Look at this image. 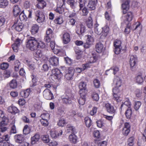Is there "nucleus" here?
I'll list each match as a JSON object with an SVG mask.
<instances>
[{
	"label": "nucleus",
	"mask_w": 146,
	"mask_h": 146,
	"mask_svg": "<svg viewBox=\"0 0 146 146\" xmlns=\"http://www.w3.org/2000/svg\"><path fill=\"white\" fill-rule=\"evenodd\" d=\"M20 67V63L18 60H16L15 62L14 69L16 71H18Z\"/></svg>",
	"instance_id": "79ce46f5"
},
{
	"label": "nucleus",
	"mask_w": 146,
	"mask_h": 146,
	"mask_svg": "<svg viewBox=\"0 0 146 146\" xmlns=\"http://www.w3.org/2000/svg\"><path fill=\"white\" fill-rule=\"evenodd\" d=\"M113 83L115 85L114 88H116V90H120L119 88L122 83V81L120 78L119 77L115 76L114 78Z\"/></svg>",
	"instance_id": "9d476101"
},
{
	"label": "nucleus",
	"mask_w": 146,
	"mask_h": 146,
	"mask_svg": "<svg viewBox=\"0 0 146 146\" xmlns=\"http://www.w3.org/2000/svg\"><path fill=\"white\" fill-rule=\"evenodd\" d=\"M35 56L37 58H41L42 56V53L41 50H38L36 52Z\"/></svg>",
	"instance_id": "603ef678"
},
{
	"label": "nucleus",
	"mask_w": 146,
	"mask_h": 146,
	"mask_svg": "<svg viewBox=\"0 0 146 146\" xmlns=\"http://www.w3.org/2000/svg\"><path fill=\"white\" fill-rule=\"evenodd\" d=\"M125 20L128 22L131 21L133 17V15L132 12H129L124 15Z\"/></svg>",
	"instance_id": "4be33fe9"
},
{
	"label": "nucleus",
	"mask_w": 146,
	"mask_h": 146,
	"mask_svg": "<svg viewBox=\"0 0 146 146\" xmlns=\"http://www.w3.org/2000/svg\"><path fill=\"white\" fill-rule=\"evenodd\" d=\"M12 28L13 29H15L16 31L20 32L23 28V25L21 23H18L17 21L16 23H15Z\"/></svg>",
	"instance_id": "6ab92c4d"
},
{
	"label": "nucleus",
	"mask_w": 146,
	"mask_h": 146,
	"mask_svg": "<svg viewBox=\"0 0 146 146\" xmlns=\"http://www.w3.org/2000/svg\"><path fill=\"white\" fill-rule=\"evenodd\" d=\"M73 98L72 94L70 90L66 91L64 94L61 97L63 103L66 105L71 104Z\"/></svg>",
	"instance_id": "f03ea898"
},
{
	"label": "nucleus",
	"mask_w": 146,
	"mask_h": 146,
	"mask_svg": "<svg viewBox=\"0 0 146 146\" xmlns=\"http://www.w3.org/2000/svg\"><path fill=\"white\" fill-rule=\"evenodd\" d=\"M86 0H79V3L80 4V10L85 6Z\"/></svg>",
	"instance_id": "13d9d810"
},
{
	"label": "nucleus",
	"mask_w": 146,
	"mask_h": 146,
	"mask_svg": "<svg viewBox=\"0 0 146 146\" xmlns=\"http://www.w3.org/2000/svg\"><path fill=\"white\" fill-rule=\"evenodd\" d=\"M80 94V97L78 100V103L79 104L83 105L85 104V102L86 94L85 93H83Z\"/></svg>",
	"instance_id": "a878e982"
},
{
	"label": "nucleus",
	"mask_w": 146,
	"mask_h": 146,
	"mask_svg": "<svg viewBox=\"0 0 146 146\" xmlns=\"http://www.w3.org/2000/svg\"><path fill=\"white\" fill-rule=\"evenodd\" d=\"M68 4L70 5L72 9H74L76 6L77 3L74 0H68L67 1Z\"/></svg>",
	"instance_id": "e433bc0d"
},
{
	"label": "nucleus",
	"mask_w": 146,
	"mask_h": 146,
	"mask_svg": "<svg viewBox=\"0 0 146 146\" xmlns=\"http://www.w3.org/2000/svg\"><path fill=\"white\" fill-rule=\"evenodd\" d=\"M135 94L137 97H140L142 95V92L141 90L137 89L135 92Z\"/></svg>",
	"instance_id": "5fc2aeb1"
},
{
	"label": "nucleus",
	"mask_w": 146,
	"mask_h": 146,
	"mask_svg": "<svg viewBox=\"0 0 146 146\" xmlns=\"http://www.w3.org/2000/svg\"><path fill=\"white\" fill-rule=\"evenodd\" d=\"M95 87L96 88H98L100 85V81L97 79H95L93 81Z\"/></svg>",
	"instance_id": "bf43d9fd"
},
{
	"label": "nucleus",
	"mask_w": 146,
	"mask_h": 146,
	"mask_svg": "<svg viewBox=\"0 0 146 146\" xmlns=\"http://www.w3.org/2000/svg\"><path fill=\"white\" fill-rule=\"evenodd\" d=\"M86 24L87 27L90 29H92L93 26V21L92 18L90 16L86 21Z\"/></svg>",
	"instance_id": "7c9ffc66"
},
{
	"label": "nucleus",
	"mask_w": 146,
	"mask_h": 146,
	"mask_svg": "<svg viewBox=\"0 0 146 146\" xmlns=\"http://www.w3.org/2000/svg\"><path fill=\"white\" fill-rule=\"evenodd\" d=\"M35 15L37 17V22L39 23H41L44 21L45 17L43 13L40 11L36 12Z\"/></svg>",
	"instance_id": "423d86ee"
},
{
	"label": "nucleus",
	"mask_w": 146,
	"mask_h": 146,
	"mask_svg": "<svg viewBox=\"0 0 146 146\" xmlns=\"http://www.w3.org/2000/svg\"><path fill=\"white\" fill-rule=\"evenodd\" d=\"M19 18L21 21H25L27 19L26 16L24 13L23 11L20 14Z\"/></svg>",
	"instance_id": "a19ab883"
},
{
	"label": "nucleus",
	"mask_w": 146,
	"mask_h": 146,
	"mask_svg": "<svg viewBox=\"0 0 146 146\" xmlns=\"http://www.w3.org/2000/svg\"><path fill=\"white\" fill-rule=\"evenodd\" d=\"M132 113V112L131 108H127L125 113L126 117L127 119H129L130 118Z\"/></svg>",
	"instance_id": "c9c22d12"
},
{
	"label": "nucleus",
	"mask_w": 146,
	"mask_h": 146,
	"mask_svg": "<svg viewBox=\"0 0 146 146\" xmlns=\"http://www.w3.org/2000/svg\"><path fill=\"white\" fill-rule=\"evenodd\" d=\"M48 120H44L43 119H41L40 120V121L41 122L42 125L44 126H47L48 125Z\"/></svg>",
	"instance_id": "052dcab7"
},
{
	"label": "nucleus",
	"mask_w": 146,
	"mask_h": 146,
	"mask_svg": "<svg viewBox=\"0 0 146 146\" xmlns=\"http://www.w3.org/2000/svg\"><path fill=\"white\" fill-rule=\"evenodd\" d=\"M134 138L133 137H131L128 139L127 144L128 146H133L134 144Z\"/></svg>",
	"instance_id": "a18cd8bd"
},
{
	"label": "nucleus",
	"mask_w": 146,
	"mask_h": 146,
	"mask_svg": "<svg viewBox=\"0 0 146 146\" xmlns=\"http://www.w3.org/2000/svg\"><path fill=\"white\" fill-rule=\"evenodd\" d=\"M5 21V18L3 16L0 17V27L3 25Z\"/></svg>",
	"instance_id": "680f3d73"
},
{
	"label": "nucleus",
	"mask_w": 146,
	"mask_h": 146,
	"mask_svg": "<svg viewBox=\"0 0 146 146\" xmlns=\"http://www.w3.org/2000/svg\"><path fill=\"white\" fill-rule=\"evenodd\" d=\"M104 48L103 44L101 42H99L96 43L95 45L96 51L98 53L101 52Z\"/></svg>",
	"instance_id": "b1692460"
},
{
	"label": "nucleus",
	"mask_w": 146,
	"mask_h": 146,
	"mask_svg": "<svg viewBox=\"0 0 146 146\" xmlns=\"http://www.w3.org/2000/svg\"><path fill=\"white\" fill-rule=\"evenodd\" d=\"M86 83L84 82H82L79 83V87L80 89V91H79L80 94L85 93L83 91L86 90Z\"/></svg>",
	"instance_id": "5701e85b"
},
{
	"label": "nucleus",
	"mask_w": 146,
	"mask_h": 146,
	"mask_svg": "<svg viewBox=\"0 0 146 146\" xmlns=\"http://www.w3.org/2000/svg\"><path fill=\"white\" fill-rule=\"evenodd\" d=\"M8 4V2L7 0H0V7L2 8H5Z\"/></svg>",
	"instance_id": "4c0bfd02"
},
{
	"label": "nucleus",
	"mask_w": 146,
	"mask_h": 146,
	"mask_svg": "<svg viewBox=\"0 0 146 146\" xmlns=\"http://www.w3.org/2000/svg\"><path fill=\"white\" fill-rule=\"evenodd\" d=\"M43 96L46 99L51 100L54 98V96L50 90L45 89L43 92Z\"/></svg>",
	"instance_id": "0eeeda50"
},
{
	"label": "nucleus",
	"mask_w": 146,
	"mask_h": 146,
	"mask_svg": "<svg viewBox=\"0 0 146 146\" xmlns=\"http://www.w3.org/2000/svg\"><path fill=\"white\" fill-rule=\"evenodd\" d=\"M55 10L56 12L59 14H62L64 12V9L63 7H57Z\"/></svg>",
	"instance_id": "e2e57ef3"
},
{
	"label": "nucleus",
	"mask_w": 146,
	"mask_h": 146,
	"mask_svg": "<svg viewBox=\"0 0 146 146\" xmlns=\"http://www.w3.org/2000/svg\"><path fill=\"white\" fill-rule=\"evenodd\" d=\"M141 105V103L139 101H135L134 103V108L136 111L138 110Z\"/></svg>",
	"instance_id": "8fccbe9b"
},
{
	"label": "nucleus",
	"mask_w": 146,
	"mask_h": 146,
	"mask_svg": "<svg viewBox=\"0 0 146 146\" xmlns=\"http://www.w3.org/2000/svg\"><path fill=\"white\" fill-rule=\"evenodd\" d=\"M2 121L0 122V124L1 125H6L8 123L9 120L6 117L3 116Z\"/></svg>",
	"instance_id": "ea45409f"
},
{
	"label": "nucleus",
	"mask_w": 146,
	"mask_h": 146,
	"mask_svg": "<svg viewBox=\"0 0 146 146\" xmlns=\"http://www.w3.org/2000/svg\"><path fill=\"white\" fill-rule=\"evenodd\" d=\"M8 136V135H6L5 136H3L2 137H0V143H3L5 141V142L8 141L9 138Z\"/></svg>",
	"instance_id": "3c124183"
},
{
	"label": "nucleus",
	"mask_w": 146,
	"mask_h": 146,
	"mask_svg": "<svg viewBox=\"0 0 146 146\" xmlns=\"http://www.w3.org/2000/svg\"><path fill=\"white\" fill-rule=\"evenodd\" d=\"M98 0H90L88 5L87 7L90 10H94L96 8V5Z\"/></svg>",
	"instance_id": "2eb2a0df"
},
{
	"label": "nucleus",
	"mask_w": 146,
	"mask_h": 146,
	"mask_svg": "<svg viewBox=\"0 0 146 146\" xmlns=\"http://www.w3.org/2000/svg\"><path fill=\"white\" fill-rule=\"evenodd\" d=\"M39 26L37 24H34L32 26L31 32L33 35H35L37 33L38 31Z\"/></svg>",
	"instance_id": "cd10ccee"
},
{
	"label": "nucleus",
	"mask_w": 146,
	"mask_h": 146,
	"mask_svg": "<svg viewBox=\"0 0 146 146\" xmlns=\"http://www.w3.org/2000/svg\"><path fill=\"white\" fill-rule=\"evenodd\" d=\"M13 11L14 15L16 17L19 14L21 9L18 5H15L13 7Z\"/></svg>",
	"instance_id": "c85d7f7f"
},
{
	"label": "nucleus",
	"mask_w": 146,
	"mask_h": 146,
	"mask_svg": "<svg viewBox=\"0 0 146 146\" xmlns=\"http://www.w3.org/2000/svg\"><path fill=\"white\" fill-rule=\"evenodd\" d=\"M10 86L11 88L14 89L17 87V84L16 81L15 80H12L10 83Z\"/></svg>",
	"instance_id": "09e8293b"
},
{
	"label": "nucleus",
	"mask_w": 146,
	"mask_h": 146,
	"mask_svg": "<svg viewBox=\"0 0 146 146\" xmlns=\"http://www.w3.org/2000/svg\"><path fill=\"white\" fill-rule=\"evenodd\" d=\"M105 107L107 111L109 113L114 114L116 113V110L109 103L106 104Z\"/></svg>",
	"instance_id": "9b49d317"
},
{
	"label": "nucleus",
	"mask_w": 146,
	"mask_h": 146,
	"mask_svg": "<svg viewBox=\"0 0 146 146\" xmlns=\"http://www.w3.org/2000/svg\"><path fill=\"white\" fill-rule=\"evenodd\" d=\"M86 31L85 26L82 24H80L79 26H77L76 30V33L78 35H82Z\"/></svg>",
	"instance_id": "ddd939ff"
},
{
	"label": "nucleus",
	"mask_w": 146,
	"mask_h": 146,
	"mask_svg": "<svg viewBox=\"0 0 146 146\" xmlns=\"http://www.w3.org/2000/svg\"><path fill=\"white\" fill-rule=\"evenodd\" d=\"M63 42L64 44H67L70 41V35L68 33H66L63 34Z\"/></svg>",
	"instance_id": "aec40b11"
},
{
	"label": "nucleus",
	"mask_w": 146,
	"mask_h": 146,
	"mask_svg": "<svg viewBox=\"0 0 146 146\" xmlns=\"http://www.w3.org/2000/svg\"><path fill=\"white\" fill-rule=\"evenodd\" d=\"M44 0H37L38 3L37 4V7L39 9H42L45 7L46 5V3Z\"/></svg>",
	"instance_id": "c756f323"
},
{
	"label": "nucleus",
	"mask_w": 146,
	"mask_h": 146,
	"mask_svg": "<svg viewBox=\"0 0 146 146\" xmlns=\"http://www.w3.org/2000/svg\"><path fill=\"white\" fill-rule=\"evenodd\" d=\"M55 43L54 41H52L50 42V46L52 50H54V53L57 54H58V55H62L61 54L62 52H63V51L62 50H55L54 48L55 46Z\"/></svg>",
	"instance_id": "a211bd4d"
},
{
	"label": "nucleus",
	"mask_w": 146,
	"mask_h": 146,
	"mask_svg": "<svg viewBox=\"0 0 146 146\" xmlns=\"http://www.w3.org/2000/svg\"><path fill=\"white\" fill-rule=\"evenodd\" d=\"M52 72L51 78L54 81L59 80L63 76L62 72L58 69H53Z\"/></svg>",
	"instance_id": "7ed1b4c3"
},
{
	"label": "nucleus",
	"mask_w": 146,
	"mask_h": 146,
	"mask_svg": "<svg viewBox=\"0 0 146 146\" xmlns=\"http://www.w3.org/2000/svg\"><path fill=\"white\" fill-rule=\"evenodd\" d=\"M40 117L42 118V119L49 120V119L50 115L48 113H44L41 115Z\"/></svg>",
	"instance_id": "c03bdc74"
},
{
	"label": "nucleus",
	"mask_w": 146,
	"mask_h": 146,
	"mask_svg": "<svg viewBox=\"0 0 146 146\" xmlns=\"http://www.w3.org/2000/svg\"><path fill=\"white\" fill-rule=\"evenodd\" d=\"M14 139L15 142L18 143H22L25 140L23 136L21 134L15 135L14 137Z\"/></svg>",
	"instance_id": "dca6fc26"
},
{
	"label": "nucleus",
	"mask_w": 146,
	"mask_h": 146,
	"mask_svg": "<svg viewBox=\"0 0 146 146\" xmlns=\"http://www.w3.org/2000/svg\"><path fill=\"white\" fill-rule=\"evenodd\" d=\"M50 135L52 138L56 139L58 137L61 135L62 133V130H60L59 132H56L54 129H52L50 131Z\"/></svg>",
	"instance_id": "f3484780"
},
{
	"label": "nucleus",
	"mask_w": 146,
	"mask_h": 146,
	"mask_svg": "<svg viewBox=\"0 0 146 146\" xmlns=\"http://www.w3.org/2000/svg\"><path fill=\"white\" fill-rule=\"evenodd\" d=\"M126 106L128 108H131V103L129 99H127V100L125 101L123 104L121 105V108L123 107Z\"/></svg>",
	"instance_id": "37998d69"
},
{
	"label": "nucleus",
	"mask_w": 146,
	"mask_h": 146,
	"mask_svg": "<svg viewBox=\"0 0 146 146\" xmlns=\"http://www.w3.org/2000/svg\"><path fill=\"white\" fill-rule=\"evenodd\" d=\"M67 72V73L65 75V78L68 80L72 79L73 75L74 73L73 72L69 70Z\"/></svg>",
	"instance_id": "72a5a7b5"
},
{
	"label": "nucleus",
	"mask_w": 146,
	"mask_h": 146,
	"mask_svg": "<svg viewBox=\"0 0 146 146\" xmlns=\"http://www.w3.org/2000/svg\"><path fill=\"white\" fill-rule=\"evenodd\" d=\"M99 57V55L96 53H92V56L90 57L89 59V62L90 63L95 62L98 60Z\"/></svg>",
	"instance_id": "393cba45"
},
{
	"label": "nucleus",
	"mask_w": 146,
	"mask_h": 146,
	"mask_svg": "<svg viewBox=\"0 0 146 146\" xmlns=\"http://www.w3.org/2000/svg\"><path fill=\"white\" fill-rule=\"evenodd\" d=\"M49 61L50 64L53 66H56L59 64L58 58L55 56L50 57Z\"/></svg>",
	"instance_id": "4468645a"
},
{
	"label": "nucleus",
	"mask_w": 146,
	"mask_h": 146,
	"mask_svg": "<svg viewBox=\"0 0 146 146\" xmlns=\"http://www.w3.org/2000/svg\"><path fill=\"white\" fill-rule=\"evenodd\" d=\"M32 91V89L28 88L25 90L22 91L21 92V96L25 98H27L31 92Z\"/></svg>",
	"instance_id": "412c9836"
},
{
	"label": "nucleus",
	"mask_w": 146,
	"mask_h": 146,
	"mask_svg": "<svg viewBox=\"0 0 146 146\" xmlns=\"http://www.w3.org/2000/svg\"><path fill=\"white\" fill-rule=\"evenodd\" d=\"M102 35H104V36H106L108 34L110 31L109 27L108 25H106L102 27Z\"/></svg>",
	"instance_id": "473e14b6"
},
{
	"label": "nucleus",
	"mask_w": 146,
	"mask_h": 146,
	"mask_svg": "<svg viewBox=\"0 0 146 146\" xmlns=\"http://www.w3.org/2000/svg\"><path fill=\"white\" fill-rule=\"evenodd\" d=\"M55 23L58 24H61L63 22L62 18L60 16L57 17L54 20Z\"/></svg>",
	"instance_id": "864d4df0"
},
{
	"label": "nucleus",
	"mask_w": 146,
	"mask_h": 146,
	"mask_svg": "<svg viewBox=\"0 0 146 146\" xmlns=\"http://www.w3.org/2000/svg\"><path fill=\"white\" fill-rule=\"evenodd\" d=\"M46 35L52 37L53 31L50 28H48L46 31Z\"/></svg>",
	"instance_id": "0e129e2a"
},
{
	"label": "nucleus",
	"mask_w": 146,
	"mask_h": 146,
	"mask_svg": "<svg viewBox=\"0 0 146 146\" xmlns=\"http://www.w3.org/2000/svg\"><path fill=\"white\" fill-rule=\"evenodd\" d=\"M92 97L93 99L96 101H98L99 100V96L97 93H94L92 95Z\"/></svg>",
	"instance_id": "338daca9"
},
{
	"label": "nucleus",
	"mask_w": 146,
	"mask_h": 146,
	"mask_svg": "<svg viewBox=\"0 0 146 146\" xmlns=\"http://www.w3.org/2000/svg\"><path fill=\"white\" fill-rule=\"evenodd\" d=\"M40 139V135L38 134H35L31 138V143L34 145Z\"/></svg>",
	"instance_id": "bb28decb"
},
{
	"label": "nucleus",
	"mask_w": 146,
	"mask_h": 146,
	"mask_svg": "<svg viewBox=\"0 0 146 146\" xmlns=\"http://www.w3.org/2000/svg\"><path fill=\"white\" fill-rule=\"evenodd\" d=\"M85 122L87 127H90L92 124V122L91 119L88 117H86L85 118Z\"/></svg>",
	"instance_id": "f704fd0d"
},
{
	"label": "nucleus",
	"mask_w": 146,
	"mask_h": 146,
	"mask_svg": "<svg viewBox=\"0 0 146 146\" xmlns=\"http://www.w3.org/2000/svg\"><path fill=\"white\" fill-rule=\"evenodd\" d=\"M130 124L128 122L125 123L124 126L122 130V133L125 136H127L130 131Z\"/></svg>",
	"instance_id": "f8f14e48"
},
{
	"label": "nucleus",
	"mask_w": 146,
	"mask_h": 146,
	"mask_svg": "<svg viewBox=\"0 0 146 146\" xmlns=\"http://www.w3.org/2000/svg\"><path fill=\"white\" fill-rule=\"evenodd\" d=\"M121 41L119 40H116L114 41V45L115 47H121Z\"/></svg>",
	"instance_id": "6e6d98bb"
},
{
	"label": "nucleus",
	"mask_w": 146,
	"mask_h": 146,
	"mask_svg": "<svg viewBox=\"0 0 146 146\" xmlns=\"http://www.w3.org/2000/svg\"><path fill=\"white\" fill-rule=\"evenodd\" d=\"M95 142L97 144L98 146H106L107 143L106 141H103L98 143L97 140H96Z\"/></svg>",
	"instance_id": "4d7b16f0"
},
{
	"label": "nucleus",
	"mask_w": 146,
	"mask_h": 146,
	"mask_svg": "<svg viewBox=\"0 0 146 146\" xmlns=\"http://www.w3.org/2000/svg\"><path fill=\"white\" fill-rule=\"evenodd\" d=\"M69 139L71 143H75L77 142V137L74 133L72 134L69 135Z\"/></svg>",
	"instance_id": "2f4dec72"
},
{
	"label": "nucleus",
	"mask_w": 146,
	"mask_h": 146,
	"mask_svg": "<svg viewBox=\"0 0 146 146\" xmlns=\"http://www.w3.org/2000/svg\"><path fill=\"white\" fill-rule=\"evenodd\" d=\"M93 134L94 137L98 139L100 138V132L98 130H96L94 131L93 133Z\"/></svg>",
	"instance_id": "774afa93"
},
{
	"label": "nucleus",
	"mask_w": 146,
	"mask_h": 146,
	"mask_svg": "<svg viewBox=\"0 0 146 146\" xmlns=\"http://www.w3.org/2000/svg\"><path fill=\"white\" fill-rule=\"evenodd\" d=\"M130 0H123V3L122 4V8L123 10V13L125 14L129 7V3Z\"/></svg>",
	"instance_id": "1a4fd4ad"
},
{
	"label": "nucleus",
	"mask_w": 146,
	"mask_h": 146,
	"mask_svg": "<svg viewBox=\"0 0 146 146\" xmlns=\"http://www.w3.org/2000/svg\"><path fill=\"white\" fill-rule=\"evenodd\" d=\"M116 88H114L113 89V99L116 101L117 103H119L121 101V99L120 97L121 93L120 90H116Z\"/></svg>",
	"instance_id": "20e7f679"
},
{
	"label": "nucleus",
	"mask_w": 146,
	"mask_h": 146,
	"mask_svg": "<svg viewBox=\"0 0 146 146\" xmlns=\"http://www.w3.org/2000/svg\"><path fill=\"white\" fill-rule=\"evenodd\" d=\"M86 36L87 37L86 42L84 44L83 46L84 48H88L93 44L94 40L93 38L90 35H88Z\"/></svg>",
	"instance_id": "39448f33"
},
{
	"label": "nucleus",
	"mask_w": 146,
	"mask_h": 146,
	"mask_svg": "<svg viewBox=\"0 0 146 146\" xmlns=\"http://www.w3.org/2000/svg\"><path fill=\"white\" fill-rule=\"evenodd\" d=\"M136 82L138 84L142 83L143 81V78L141 75H138L135 77Z\"/></svg>",
	"instance_id": "49530a36"
},
{
	"label": "nucleus",
	"mask_w": 146,
	"mask_h": 146,
	"mask_svg": "<svg viewBox=\"0 0 146 146\" xmlns=\"http://www.w3.org/2000/svg\"><path fill=\"white\" fill-rule=\"evenodd\" d=\"M66 123L67 122L65 119L61 117L60 119L58 124L59 126L63 127Z\"/></svg>",
	"instance_id": "58836bf2"
},
{
	"label": "nucleus",
	"mask_w": 146,
	"mask_h": 146,
	"mask_svg": "<svg viewBox=\"0 0 146 146\" xmlns=\"http://www.w3.org/2000/svg\"><path fill=\"white\" fill-rule=\"evenodd\" d=\"M137 62V58L136 56L132 55L130 56L129 59V64L131 69L135 67Z\"/></svg>",
	"instance_id": "6e6552de"
},
{
	"label": "nucleus",
	"mask_w": 146,
	"mask_h": 146,
	"mask_svg": "<svg viewBox=\"0 0 146 146\" xmlns=\"http://www.w3.org/2000/svg\"><path fill=\"white\" fill-rule=\"evenodd\" d=\"M9 66L8 64L7 63H3L1 65V68L3 70L7 69Z\"/></svg>",
	"instance_id": "69168bd1"
},
{
	"label": "nucleus",
	"mask_w": 146,
	"mask_h": 146,
	"mask_svg": "<svg viewBox=\"0 0 146 146\" xmlns=\"http://www.w3.org/2000/svg\"><path fill=\"white\" fill-rule=\"evenodd\" d=\"M37 41L33 37L29 38L26 41V46L28 49L33 51L37 48Z\"/></svg>",
	"instance_id": "f257e3e1"
},
{
	"label": "nucleus",
	"mask_w": 146,
	"mask_h": 146,
	"mask_svg": "<svg viewBox=\"0 0 146 146\" xmlns=\"http://www.w3.org/2000/svg\"><path fill=\"white\" fill-rule=\"evenodd\" d=\"M14 123L15 122L13 123H11L10 125L11 127L10 133H11L15 134L17 133L16 127Z\"/></svg>",
	"instance_id": "de8ad7c7"
}]
</instances>
